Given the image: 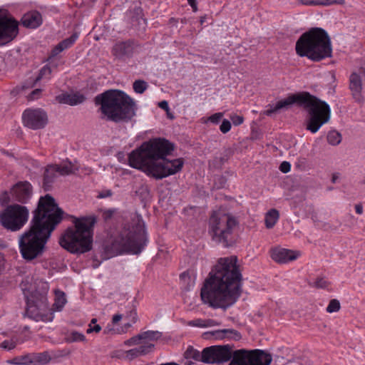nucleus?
<instances>
[{
  "mask_svg": "<svg viewBox=\"0 0 365 365\" xmlns=\"http://www.w3.org/2000/svg\"><path fill=\"white\" fill-rule=\"evenodd\" d=\"M228 334V329H217L214 331H205L202 334V337L205 340H222Z\"/></svg>",
  "mask_w": 365,
  "mask_h": 365,
  "instance_id": "nucleus-27",
  "label": "nucleus"
},
{
  "mask_svg": "<svg viewBox=\"0 0 365 365\" xmlns=\"http://www.w3.org/2000/svg\"><path fill=\"white\" fill-rule=\"evenodd\" d=\"M29 215V211L26 206L10 205L0 212V224L7 230L17 232L26 225Z\"/></svg>",
  "mask_w": 365,
  "mask_h": 365,
  "instance_id": "nucleus-10",
  "label": "nucleus"
},
{
  "mask_svg": "<svg viewBox=\"0 0 365 365\" xmlns=\"http://www.w3.org/2000/svg\"><path fill=\"white\" fill-rule=\"evenodd\" d=\"M94 102L101 106L100 110L107 120L117 123H128L136 115L135 101L120 90H107L97 95Z\"/></svg>",
  "mask_w": 365,
  "mask_h": 365,
  "instance_id": "nucleus-5",
  "label": "nucleus"
},
{
  "mask_svg": "<svg viewBox=\"0 0 365 365\" xmlns=\"http://www.w3.org/2000/svg\"><path fill=\"white\" fill-rule=\"evenodd\" d=\"M33 213L29 229L19 238V252L26 262L43 255L52 232L62 221L64 215L55 199L48 194L40 197Z\"/></svg>",
  "mask_w": 365,
  "mask_h": 365,
  "instance_id": "nucleus-1",
  "label": "nucleus"
},
{
  "mask_svg": "<svg viewBox=\"0 0 365 365\" xmlns=\"http://www.w3.org/2000/svg\"><path fill=\"white\" fill-rule=\"evenodd\" d=\"M291 169V165L289 162L284 161L279 166V170L284 173H288Z\"/></svg>",
  "mask_w": 365,
  "mask_h": 365,
  "instance_id": "nucleus-46",
  "label": "nucleus"
},
{
  "mask_svg": "<svg viewBox=\"0 0 365 365\" xmlns=\"http://www.w3.org/2000/svg\"><path fill=\"white\" fill-rule=\"evenodd\" d=\"M141 336H140V334L130 338V339H128V341H125V344H128V345H133V344H138L140 341V340H141Z\"/></svg>",
  "mask_w": 365,
  "mask_h": 365,
  "instance_id": "nucleus-48",
  "label": "nucleus"
},
{
  "mask_svg": "<svg viewBox=\"0 0 365 365\" xmlns=\"http://www.w3.org/2000/svg\"><path fill=\"white\" fill-rule=\"evenodd\" d=\"M21 23L26 28H37L42 24L41 14L36 11L28 12L22 16Z\"/></svg>",
  "mask_w": 365,
  "mask_h": 365,
  "instance_id": "nucleus-23",
  "label": "nucleus"
},
{
  "mask_svg": "<svg viewBox=\"0 0 365 365\" xmlns=\"http://www.w3.org/2000/svg\"><path fill=\"white\" fill-rule=\"evenodd\" d=\"M220 130L223 133H226L228 132V120L224 119L222 125H220Z\"/></svg>",
  "mask_w": 365,
  "mask_h": 365,
  "instance_id": "nucleus-58",
  "label": "nucleus"
},
{
  "mask_svg": "<svg viewBox=\"0 0 365 365\" xmlns=\"http://www.w3.org/2000/svg\"><path fill=\"white\" fill-rule=\"evenodd\" d=\"M63 51H64L60 44L58 43L52 50L51 52V55L49 56V58L56 56L58 54L61 53Z\"/></svg>",
  "mask_w": 365,
  "mask_h": 365,
  "instance_id": "nucleus-45",
  "label": "nucleus"
},
{
  "mask_svg": "<svg viewBox=\"0 0 365 365\" xmlns=\"http://www.w3.org/2000/svg\"><path fill=\"white\" fill-rule=\"evenodd\" d=\"M272 361V355L261 349L250 351L249 365H269Z\"/></svg>",
  "mask_w": 365,
  "mask_h": 365,
  "instance_id": "nucleus-19",
  "label": "nucleus"
},
{
  "mask_svg": "<svg viewBox=\"0 0 365 365\" xmlns=\"http://www.w3.org/2000/svg\"><path fill=\"white\" fill-rule=\"evenodd\" d=\"M130 315L133 318V322L135 323L137 322V313L135 311H133L130 312Z\"/></svg>",
  "mask_w": 365,
  "mask_h": 365,
  "instance_id": "nucleus-63",
  "label": "nucleus"
},
{
  "mask_svg": "<svg viewBox=\"0 0 365 365\" xmlns=\"http://www.w3.org/2000/svg\"><path fill=\"white\" fill-rule=\"evenodd\" d=\"M51 68L48 65L43 66L38 76L36 78H30L22 86V89L33 88L38 81L43 78H49L51 74Z\"/></svg>",
  "mask_w": 365,
  "mask_h": 365,
  "instance_id": "nucleus-24",
  "label": "nucleus"
},
{
  "mask_svg": "<svg viewBox=\"0 0 365 365\" xmlns=\"http://www.w3.org/2000/svg\"><path fill=\"white\" fill-rule=\"evenodd\" d=\"M41 93V89H35L29 95V100H34V99H36L38 98V96H40Z\"/></svg>",
  "mask_w": 365,
  "mask_h": 365,
  "instance_id": "nucleus-55",
  "label": "nucleus"
},
{
  "mask_svg": "<svg viewBox=\"0 0 365 365\" xmlns=\"http://www.w3.org/2000/svg\"><path fill=\"white\" fill-rule=\"evenodd\" d=\"M42 292L36 290L27 303L26 314L36 322H51L53 319V309L48 307L47 293L48 285L42 283Z\"/></svg>",
  "mask_w": 365,
  "mask_h": 365,
  "instance_id": "nucleus-9",
  "label": "nucleus"
},
{
  "mask_svg": "<svg viewBox=\"0 0 365 365\" xmlns=\"http://www.w3.org/2000/svg\"><path fill=\"white\" fill-rule=\"evenodd\" d=\"M299 2L303 5L307 6L321 5L320 0H299Z\"/></svg>",
  "mask_w": 365,
  "mask_h": 365,
  "instance_id": "nucleus-47",
  "label": "nucleus"
},
{
  "mask_svg": "<svg viewBox=\"0 0 365 365\" xmlns=\"http://www.w3.org/2000/svg\"><path fill=\"white\" fill-rule=\"evenodd\" d=\"M222 118V113H217L212 115L209 118V120L213 123H217L221 120Z\"/></svg>",
  "mask_w": 365,
  "mask_h": 365,
  "instance_id": "nucleus-50",
  "label": "nucleus"
},
{
  "mask_svg": "<svg viewBox=\"0 0 365 365\" xmlns=\"http://www.w3.org/2000/svg\"><path fill=\"white\" fill-rule=\"evenodd\" d=\"M186 359H193L197 361L203 362V350L200 352L192 346H189L184 354Z\"/></svg>",
  "mask_w": 365,
  "mask_h": 365,
  "instance_id": "nucleus-30",
  "label": "nucleus"
},
{
  "mask_svg": "<svg viewBox=\"0 0 365 365\" xmlns=\"http://www.w3.org/2000/svg\"><path fill=\"white\" fill-rule=\"evenodd\" d=\"M101 330V327L98 324L95 325L93 327L89 324V328L87 329V334H90L92 332L98 333Z\"/></svg>",
  "mask_w": 365,
  "mask_h": 365,
  "instance_id": "nucleus-56",
  "label": "nucleus"
},
{
  "mask_svg": "<svg viewBox=\"0 0 365 365\" xmlns=\"http://www.w3.org/2000/svg\"><path fill=\"white\" fill-rule=\"evenodd\" d=\"M210 225L212 240L222 244L224 247H228V215H222L220 212H214L210 218Z\"/></svg>",
  "mask_w": 365,
  "mask_h": 365,
  "instance_id": "nucleus-12",
  "label": "nucleus"
},
{
  "mask_svg": "<svg viewBox=\"0 0 365 365\" xmlns=\"http://www.w3.org/2000/svg\"><path fill=\"white\" fill-rule=\"evenodd\" d=\"M243 264L236 255L230 256V307L237 302L243 293Z\"/></svg>",
  "mask_w": 365,
  "mask_h": 365,
  "instance_id": "nucleus-11",
  "label": "nucleus"
},
{
  "mask_svg": "<svg viewBox=\"0 0 365 365\" xmlns=\"http://www.w3.org/2000/svg\"><path fill=\"white\" fill-rule=\"evenodd\" d=\"M295 50L299 56H306L316 62L330 57L332 53L329 34L319 27L312 28L302 34L296 42Z\"/></svg>",
  "mask_w": 365,
  "mask_h": 365,
  "instance_id": "nucleus-7",
  "label": "nucleus"
},
{
  "mask_svg": "<svg viewBox=\"0 0 365 365\" xmlns=\"http://www.w3.org/2000/svg\"><path fill=\"white\" fill-rule=\"evenodd\" d=\"M161 333L158 331H147L140 334L142 339L156 340L161 337Z\"/></svg>",
  "mask_w": 365,
  "mask_h": 365,
  "instance_id": "nucleus-33",
  "label": "nucleus"
},
{
  "mask_svg": "<svg viewBox=\"0 0 365 365\" xmlns=\"http://www.w3.org/2000/svg\"><path fill=\"white\" fill-rule=\"evenodd\" d=\"M190 6L193 9L194 11H197V3L196 0H187Z\"/></svg>",
  "mask_w": 365,
  "mask_h": 365,
  "instance_id": "nucleus-60",
  "label": "nucleus"
},
{
  "mask_svg": "<svg viewBox=\"0 0 365 365\" xmlns=\"http://www.w3.org/2000/svg\"><path fill=\"white\" fill-rule=\"evenodd\" d=\"M7 363L14 364V365H24L21 356H16L14 359L7 361Z\"/></svg>",
  "mask_w": 365,
  "mask_h": 365,
  "instance_id": "nucleus-53",
  "label": "nucleus"
},
{
  "mask_svg": "<svg viewBox=\"0 0 365 365\" xmlns=\"http://www.w3.org/2000/svg\"><path fill=\"white\" fill-rule=\"evenodd\" d=\"M57 173L60 175H68L74 173L77 170L76 168L71 162L63 163L61 165H53Z\"/></svg>",
  "mask_w": 365,
  "mask_h": 365,
  "instance_id": "nucleus-28",
  "label": "nucleus"
},
{
  "mask_svg": "<svg viewBox=\"0 0 365 365\" xmlns=\"http://www.w3.org/2000/svg\"><path fill=\"white\" fill-rule=\"evenodd\" d=\"M140 356L138 348L132 349L127 351V356L130 359Z\"/></svg>",
  "mask_w": 365,
  "mask_h": 365,
  "instance_id": "nucleus-49",
  "label": "nucleus"
},
{
  "mask_svg": "<svg viewBox=\"0 0 365 365\" xmlns=\"http://www.w3.org/2000/svg\"><path fill=\"white\" fill-rule=\"evenodd\" d=\"M293 104L303 108L307 113L305 122L306 129L312 133H317L331 118V108L329 104L309 92L292 94L278 101L274 106L264 111L266 115H272L281 109H288Z\"/></svg>",
  "mask_w": 365,
  "mask_h": 365,
  "instance_id": "nucleus-3",
  "label": "nucleus"
},
{
  "mask_svg": "<svg viewBox=\"0 0 365 365\" xmlns=\"http://www.w3.org/2000/svg\"><path fill=\"white\" fill-rule=\"evenodd\" d=\"M148 85L143 80H136L133 82V88L136 93L142 94L148 88Z\"/></svg>",
  "mask_w": 365,
  "mask_h": 365,
  "instance_id": "nucleus-32",
  "label": "nucleus"
},
{
  "mask_svg": "<svg viewBox=\"0 0 365 365\" xmlns=\"http://www.w3.org/2000/svg\"><path fill=\"white\" fill-rule=\"evenodd\" d=\"M16 344L13 341H4L1 344V347L8 350H11L15 347Z\"/></svg>",
  "mask_w": 365,
  "mask_h": 365,
  "instance_id": "nucleus-54",
  "label": "nucleus"
},
{
  "mask_svg": "<svg viewBox=\"0 0 365 365\" xmlns=\"http://www.w3.org/2000/svg\"><path fill=\"white\" fill-rule=\"evenodd\" d=\"M349 90L351 91L353 98L356 102H362L363 96L361 94L362 91V80L361 76L356 73H352L349 76Z\"/></svg>",
  "mask_w": 365,
  "mask_h": 365,
  "instance_id": "nucleus-21",
  "label": "nucleus"
},
{
  "mask_svg": "<svg viewBox=\"0 0 365 365\" xmlns=\"http://www.w3.org/2000/svg\"><path fill=\"white\" fill-rule=\"evenodd\" d=\"M73 227H68L59 239L60 245L72 254H83L93 248L94 215L72 217Z\"/></svg>",
  "mask_w": 365,
  "mask_h": 365,
  "instance_id": "nucleus-6",
  "label": "nucleus"
},
{
  "mask_svg": "<svg viewBox=\"0 0 365 365\" xmlns=\"http://www.w3.org/2000/svg\"><path fill=\"white\" fill-rule=\"evenodd\" d=\"M233 346L230 344V365H249L250 351L240 349L232 353Z\"/></svg>",
  "mask_w": 365,
  "mask_h": 365,
  "instance_id": "nucleus-22",
  "label": "nucleus"
},
{
  "mask_svg": "<svg viewBox=\"0 0 365 365\" xmlns=\"http://www.w3.org/2000/svg\"><path fill=\"white\" fill-rule=\"evenodd\" d=\"M134 43L131 41L116 43L113 48L112 53L119 59L130 57L133 53Z\"/></svg>",
  "mask_w": 365,
  "mask_h": 365,
  "instance_id": "nucleus-18",
  "label": "nucleus"
},
{
  "mask_svg": "<svg viewBox=\"0 0 365 365\" xmlns=\"http://www.w3.org/2000/svg\"><path fill=\"white\" fill-rule=\"evenodd\" d=\"M70 354H71V351H69L68 349H63L60 351V354L58 356H68L70 355Z\"/></svg>",
  "mask_w": 365,
  "mask_h": 365,
  "instance_id": "nucleus-62",
  "label": "nucleus"
},
{
  "mask_svg": "<svg viewBox=\"0 0 365 365\" xmlns=\"http://www.w3.org/2000/svg\"><path fill=\"white\" fill-rule=\"evenodd\" d=\"M56 170L53 165H48L46 168L43 181V188L45 191L51 189L53 182L57 178L58 173Z\"/></svg>",
  "mask_w": 365,
  "mask_h": 365,
  "instance_id": "nucleus-25",
  "label": "nucleus"
},
{
  "mask_svg": "<svg viewBox=\"0 0 365 365\" xmlns=\"http://www.w3.org/2000/svg\"><path fill=\"white\" fill-rule=\"evenodd\" d=\"M33 187L28 181H20L16 183L11 190V195L14 201L26 204L31 199Z\"/></svg>",
  "mask_w": 365,
  "mask_h": 365,
  "instance_id": "nucleus-16",
  "label": "nucleus"
},
{
  "mask_svg": "<svg viewBox=\"0 0 365 365\" xmlns=\"http://www.w3.org/2000/svg\"><path fill=\"white\" fill-rule=\"evenodd\" d=\"M238 225V220L235 217L230 216V230L237 227Z\"/></svg>",
  "mask_w": 365,
  "mask_h": 365,
  "instance_id": "nucleus-57",
  "label": "nucleus"
},
{
  "mask_svg": "<svg viewBox=\"0 0 365 365\" xmlns=\"http://www.w3.org/2000/svg\"><path fill=\"white\" fill-rule=\"evenodd\" d=\"M66 303V299L65 293L60 290L55 291V302L53 307H55L56 310L60 311L64 307Z\"/></svg>",
  "mask_w": 365,
  "mask_h": 365,
  "instance_id": "nucleus-31",
  "label": "nucleus"
},
{
  "mask_svg": "<svg viewBox=\"0 0 365 365\" xmlns=\"http://www.w3.org/2000/svg\"><path fill=\"white\" fill-rule=\"evenodd\" d=\"M327 140L331 145H338L341 140V134L336 131H331L328 133Z\"/></svg>",
  "mask_w": 365,
  "mask_h": 365,
  "instance_id": "nucleus-34",
  "label": "nucleus"
},
{
  "mask_svg": "<svg viewBox=\"0 0 365 365\" xmlns=\"http://www.w3.org/2000/svg\"><path fill=\"white\" fill-rule=\"evenodd\" d=\"M299 256V252L284 248H274L271 251L272 259L279 264H285L295 260Z\"/></svg>",
  "mask_w": 365,
  "mask_h": 365,
  "instance_id": "nucleus-17",
  "label": "nucleus"
},
{
  "mask_svg": "<svg viewBox=\"0 0 365 365\" xmlns=\"http://www.w3.org/2000/svg\"><path fill=\"white\" fill-rule=\"evenodd\" d=\"M204 304L213 308L228 307V257L220 258L200 289Z\"/></svg>",
  "mask_w": 365,
  "mask_h": 365,
  "instance_id": "nucleus-4",
  "label": "nucleus"
},
{
  "mask_svg": "<svg viewBox=\"0 0 365 365\" xmlns=\"http://www.w3.org/2000/svg\"><path fill=\"white\" fill-rule=\"evenodd\" d=\"M22 119L24 125L33 130L42 129L48 123L47 114L41 108L26 109Z\"/></svg>",
  "mask_w": 365,
  "mask_h": 365,
  "instance_id": "nucleus-13",
  "label": "nucleus"
},
{
  "mask_svg": "<svg viewBox=\"0 0 365 365\" xmlns=\"http://www.w3.org/2000/svg\"><path fill=\"white\" fill-rule=\"evenodd\" d=\"M21 356L24 364V365H46L51 360V356L47 351Z\"/></svg>",
  "mask_w": 365,
  "mask_h": 365,
  "instance_id": "nucleus-20",
  "label": "nucleus"
},
{
  "mask_svg": "<svg viewBox=\"0 0 365 365\" xmlns=\"http://www.w3.org/2000/svg\"><path fill=\"white\" fill-rule=\"evenodd\" d=\"M279 217V211L276 209L269 210L265 215V226L267 229L272 228Z\"/></svg>",
  "mask_w": 365,
  "mask_h": 365,
  "instance_id": "nucleus-29",
  "label": "nucleus"
},
{
  "mask_svg": "<svg viewBox=\"0 0 365 365\" xmlns=\"http://www.w3.org/2000/svg\"><path fill=\"white\" fill-rule=\"evenodd\" d=\"M59 102L62 103L75 106L83 103L86 98L80 93L63 94L58 96Z\"/></svg>",
  "mask_w": 365,
  "mask_h": 365,
  "instance_id": "nucleus-26",
  "label": "nucleus"
},
{
  "mask_svg": "<svg viewBox=\"0 0 365 365\" xmlns=\"http://www.w3.org/2000/svg\"><path fill=\"white\" fill-rule=\"evenodd\" d=\"M154 344L150 343H146L145 344L139 346L138 348L139 351V354L141 355H145L149 353L152 349L153 348Z\"/></svg>",
  "mask_w": 365,
  "mask_h": 365,
  "instance_id": "nucleus-40",
  "label": "nucleus"
},
{
  "mask_svg": "<svg viewBox=\"0 0 365 365\" xmlns=\"http://www.w3.org/2000/svg\"><path fill=\"white\" fill-rule=\"evenodd\" d=\"M78 36L76 33L73 34L69 38H67L60 42L63 50L70 48L77 40Z\"/></svg>",
  "mask_w": 365,
  "mask_h": 365,
  "instance_id": "nucleus-35",
  "label": "nucleus"
},
{
  "mask_svg": "<svg viewBox=\"0 0 365 365\" xmlns=\"http://www.w3.org/2000/svg\"><path fill=\"white\" fill-rule=\"evenodd\" d=\"M86 340V336L82 333L78 331H73L71 334L66 338V341L69 343L76 342V341H84Z\"/></svg>",
  "mask_w": 365,
  "mask_h": 365,
  "instance_id": "nucleus-36",
  "label": "nucleus"
},
{
  "mask_svg": "<svg viewBox=\"0 0 365 365\" xmlns=\"http://www.w3.org/2000/svg\"><path fill=\"white\" fill-rule=\"evenodd\" d=\"M135 12L137 14L138 16H140V17H137L135 19L133 18V21H136L139 24H140L141 21H143V24H145V19H143V16H142V10H141V9L138 8V9H135Z\"/></svg>",
  "mask_w": 365,
  "mask_h": 365,
  "instance_id": "nucleus-51",
  "label": "nucleus"
},
{
  "mask_svg": "<svg viewBox=\"0 0 365 365\" xmlns=\"http://www.w3.org/2000/svg\"><path fill=\"white\" fill-rule=\"evenodd\" d=\"M174 149L175 145L168 140L154 138L133 150L128 156V163L132 168L143 169L155 179H163L180 172L183 167L182 158H166Z\"/></svg>",
  "mask_w": 365,
  "mask_h": 365,
  "instance_id": "nucleus-2",
  "label": "nucleus"
},
{
  "mask_svg": "<svg viewBox=\"0 0 365 365\" xmlns=\"http://www.w3.org/2000/svg\"><path fill=\"white\" fill-rule=\"evenodd\" d=\"M341 309V304L338 299H331L326 310L328 313H333L339 312Z\"/></svg>",
  "mask_w": 365,
  "mask_h": 365,
  "instance_id": "nucleus-37",
  "label": "nucleus"
},
{
  "mask_svg": "<svg viewBox=\"0 0 365 365\" xmlns=\"http://www.w3.org/2000/svg\"><path fill=\"white\" fill-rule=\"evenodd\" d=\"M204 322L205 327H211L220 325V322L211 319H204Z\"/></svg>",
  "mask_w": 365,
  "mask_h": 365,
  "instance_id": "nucleus-52",
  "label": "nucleus"
},
{
  "mask_svg": "<svg viewBox=\"0 0 365 365\" xmlns=\"http://www.w3.org/2000/svg\"><path fill=\"white\" fill-rule=\"evenodd\" d=\"M19 34V22L13 18L0 16V46L12 41Z\"/></svg>",
  "mask_w": 365,
  "mask_h": 365,
  "instance_id": "nucleus-14",
  "label": "nucleus"
},
{
  "mask_svg": "<svg viewBox=\"0 0 365 365\" xmlns=\"http://www.w3.org/2000/svg\"><path fill=\"white\" fill-rule=\"evenodd\" d=\"M230 119L232 121V124L235 126H238L244 122V117L242 115L232 114L230 115Z\"/></svg>",
  "mask_w": 365,
  "mask_h": 365,
  "instance_id": "nucleus-41",
  "label": "nucleus"
},
{
  "mask_svg": "<svg viewBox=\"0 0 365 365\" xmlns=\"http://www.w3.org/2000/svg\"><path fill=\"white\" fill-rule=\"evenodd\" d=\"M329 282L327 280H326L323 277H320V278H317L314 281L312 286L316 288L325 289L329 286Z\"/></svg>",
  "mask_w": 365,
  "mask_h": 365,
  "instance_id": "nucleus-39",
  "label": "nucleus"
},
{
  "mask_svg": "<svg viewBox=\"0 0 365 365\" xmlns=\"http://www.w3.org/2000/svg\"><path fill=\"white\" fill-rule=\"evenodd\" d=\"M321 5H331V4H339L344 5L345 4L344 0H320Z\"/></svg>",
  "mask_w": 365,
  "mask_h": 365,
  "instance_id": "nucleus-44",
  "label": "nucleus"
},
{
  "mask_svg": "<svg viewBox=\"0 0 365 365\" xmlns=\"http://www.w3.org/2000/svg\"><path fill=\"white\" fill-rule=\"evenodd\" d=\"M203 363L224 364L228 361V344L214 345L203 349Z\"/></svg>",
  "mask_w": 365,
  "mask_h": 365,
  "instance_id": "nucleus-15",
  "label": "nucleus"
},
{
  "mask_svg": "<svg viewBox=\"0 0 365 365\" xmlns=\"http://www.w3.org/2000/svg\"><path fill=\"white\" fill-rule=\"evenodd\" d=\"M356 212L359 215H361L363 213V206L361 203L356 204L355 205Z\"/></svg>",
  "mask_w": 365,
  "mask_h": 365,
  "instance_id": "nucleus-59",
  "label": "nucleus"
},
{
  "mask_svg": "<svg viewBox=\"0 0 365 365\" xmlns=\"http://www.w3.org/2000/svg\"><path fill=\"white\" fill-rule=\"evenodd\" d=\"M158 106L163 110H165L167 117L169 119L173 120L175 118L174 115L170 112L168 103L166 101H162L158 103Z\"/></svg>",
  "mask_w": 365,
  "mask_h": 365,
  "instance_id": "nucleus-38",
  "label": "nucleus"
},
{
  "mask_svg": "<svg viewBox=\"0 0 365 365\" xmlns=\"http://www.w3.org/2000/svg\"><path fill=\"white\" fill-rule=\"evenodd\" d=\"M145 245L143 231L140 230L136 234L129 233L126 238L120 237L106 242L103 246L101 257L105 260L125 252L139 254Z\"/></svg>",
  "mask_w": 365,
  "mask_h": 365,
  "instance_id": "nucleus-8",
  "label": "nucleus"
},
{
  "mask_svg": "<svg viewBox=\"0 0 365 365\" xmlns=\"http://www.w3.org/2000/svg\"><path fill=\"white\" fill-rule=\"evenodd\" d=\"M204 319H196L187 322V325L190 327H197L200 328H205Z\"/></svg>",
  "mask_w": 365,
  "mask_h": 365,
  "instance_id": "nucleus-42",
  "label": "nucleus"
},
{
  "mask_svg": "<svg viewBox=\"0 0 365 365\" xmlns=\"http://www.w3.org/2000/svg\"><path fill=\"white\" fill-rule=\"evenodd\" d=\"M193 363L190 359H186V361L185 362V365H192Z\"/></svg>",
  "mask_w": 365,
  "mask_h": 365,
  "instance_id": "nucleus-64",
  "label": "nucleus"
},
{
  "mask_svg": "<svg viewBox=\"0 0 365 365\" xmlns=\"http://www.w3.org/2000/svg\"><path fill=\"white\" fill-rule=\"evenodd\" d=\"M121 319H122V315L121 314H115L113 317L112 322H113V323L116 324L119 321H120Z\"/></svg>",
  "mask_w": 365,
  "mask_h": 365,
  "instance_id": "nucleus-61",
  "label": "nucleus"
},
{
  "mask_svg": "<svg viewBox=\"0 0 365 365\" xmlns=\"http://www.w3.org/2000/svg\"><path fill=\"white\" fill-rule=\"evenodd\" d=\"M242 339L241 334L235 329H230V340L240 341Z\"/></svg>",
  "mask_w": 365,
  "mask_h": 365,
  "instance_id": "nucleus-43",
  "label": "nucleus"
}]
</instances>
